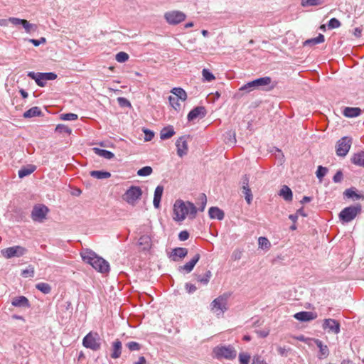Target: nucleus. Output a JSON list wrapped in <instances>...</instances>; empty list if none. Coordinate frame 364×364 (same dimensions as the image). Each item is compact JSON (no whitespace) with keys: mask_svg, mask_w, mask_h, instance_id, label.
Wrapping results in <instances>:
<instances>
[{"mask_svg":"<svg viewBox=\"0 0 364 364\" xmlns=\"http://www.w3.org/2000/svg\"><path fill=\"white\" fill-rule=\"evenodd\" d=\"M200 254H196L192 259L191 261H189L188 262H187L186 264H185L183 266H181L179 267V270H183L185 271L187 273H189L191 272L193 269L194 268L195 265L196 264V263L198 262V260L200 259Z\"/></svg>","mask_w":364,"mask_h":364,"instance_id":"a211bd4d","label":"nucleus"},{"mask_svg":"<svg viewBox=\"0 0 364 364\" xmlns=\"http://www.w3.org/2000/svg\"><path fill=\"white\" fill-rule=\"evenodd\" d=\"M126 346L131 351H138L141 349V345L135 341H130L126 344Z\"/></svg>","mask_w":364,"mask_h":364,"instance_id":"37998d69","label":"nucleus"},{"mask_svg":"<svg viewBox=\"0 0 364 364\" xmlns=\"http://www.w3.org/2000/svg\"><path fill=\"white\" fill-rule=\"evenodd\" d=\"M144 133L145 134L144 139L146 141H151L154 136V132L149 129H144Z\"/></svg>","mask_w":364,"mask_h":364,"instance_id":"bf43d9fd","label":"nucleus"},{"mask_svg":"<svg viewBox=\"0 0 364 364\" xmlns=\"http://www.w3.org/2000/svg\"><path fill=\"white\" fill-rule=\"evenodd\" d=\"M122 350V342L117 339L112 343V353L110 355L111 358L113 359L119 358L121 356Z\"/></svg>","mask_w":364,"mask_h":364,"instance_id":"dca6fc26","label":"nucleus"},{"mask_svg":"<svg viewBox=\"0 0 364 364\" xmlns=\"http://www.w3.org/2000/svg\"><path fill=\"white\" fill-rule=\"evenodd\" d=\"M92 150L97 155L106 159H112L114 157V154L112 152L105 149H101L100 148L95 147L92 149Z\"/></svg>","mask_w":364,"mask_h":364,"instance_id":"b1692460","label":"nucleus"},{"mask_svg":"<svg viewBox=\"0 0 364 364\" xmlns=\"http://www.w3.org/2000/svg\"><path fill=\"white\" fill-rule=\"evenodd\" d=\"M279 196L282 197L284 200L290 202L293 199V193L291 190L286 185L282 186L279 191Z\"/></svg>","mask_w":364,"mask_h":364,"instance_id":"412c9836","label":"nucleus"},{"mask_svg":"<svg viewBox=\"0 0 364 364\" xmlns=\"http://www.w3.org/2000/svg\"><path fill=\"white\" fill-rule=\"evenodd\" d=\"M36 287L45 294H49L51 291V287L48 283H38L36 285Z\"/></svg>","mask_w":364,"mask_h":364,"instance_id":"f704fd0d","label":"nucleus"},{"mask_svg":"<svg viewBox=\"0 0 364 364\" xmlns=\"http://www.w3.org/2000/svg\"><path fill=\"white\" fill-rule=\"evenodd\" d=\"M208 215L211 219H218L219 220H222L225 217L223 210L218 207L210 208L208 210Z\"/></svg>","mask_w":364,"mask_h":364,"instance_id":"6ab92c4d","label":"nucleus"},{"mask_svg":"<svg viewBox=\"0 0 364 364\" xmlns=\"http://www.w3.org/2000/svg\"><path fill=\"white\" fill-rule=\"evenodd\" d=\"M48 212L49 209L45 205H36L31 211V218L35 222L43 223Z\"/></svg>","mask_w":364,"mask_h":364,"instance_id":"6e6552de","label":"nucleus"},{"mask_svg":"<svg viewBox=\"0 0 364 364\" xmlns=\"http://www.w3.org/2000/svg\"><path fill=\"white\" fill-rule=\"evenodd\" d=\"M361 112L362 110L359 107H346L343 110V114L348 118L358 117Z\"/></svg>","mask_w":364,"mask_h":364,"instance_id":"f3484780","label":"nucleus"},{"mask_svg":"<svg viewBox=\"0 0 364 364\" xmlns=\"http://www.w3.org/2000/svg\"><path fill=\"white\" fill-rule=\"evenodd\" d=\"M36 169V166L33 164H28L24 166V176L30 175Z\"/></svg>","mask_w":364,"mask_h":364,"instance_id":"3c124183","label":"nucleus"},{"mask_svg":"<svg viewBox=\"0 0 364 364\" xmlns=\"http://www.w3.org/2000/svg\"><path fill=\"white\" fill-rule=\"evenodd\" d=\"M206 114V110L204 107L198 106L193 108L188 114V120L193 121L198 118H203Z\"/></svg>","mask_w":364,"mask_h":364,"instance_id":"4468645a","label":"nucleus"},{"mask_svg":"<svg viewBox=\"0 0 364 364\" xmlns=\"http://www.w3.org/2000/svg\"><path fill=\"white\" fill-rule=\"evenodd\" d=\"M189 237V233L186 230L181 231L178 235V239L181 241H185Z\"/></svg>","mask_w":364,"mask_h":364,"instance_id":"69168bd1","label":"nucleus"},{"mask_svg":"<svg viewBox=\"0 0 364 364\" xmlns=\"http://www.w3.org/2000/svg\"><path fill=\"white\" fill-rule=\"evenodd\" d=\"M186 18V14L180 11H171L164 14V18L171 25L178 24L183 21Z\"/></svg>","mask_w":364,"mask_h":364,"instance_id":"1a4fd4ad","label":"nucleus"},{"mask_svg":"<svg viewBox=\"0 0 364 364\" xmlns=\"http://www.w3.org/2000/svg\"><path fill=\"white\" fill-rule=\"evenodd\" d=\"M55 132L58 133H67L68 134H70L72 131L68 127L64 124H58L55 127Z\"/></svg>","mask_w":364,"mask_h":364,"instance_id":"de8ad7c7","label":"nucleus"},{"mask_svg":"<svg viewBox=\"0 0 364 364\" xmlns=\"http://www.w3.org/2000/svg\"><path fill=\"white\" fill-rule=\"evenodd\" d=\"M197 213V208L191 202H184L182 200H176L173 205V220L181 222L186 216L194 219Z\"/></svg>","mask_w":364,"mask_h":364,"instance_id":"f257e3e1","label":"nucleus"},{"mask_svg":"<svg viewBox=\"0 0 364 364\" xmlns=\"http://www.w3.org/2000/svg\"><path fill=\"white\" fill-rule=\"evenodd\" d=\"M42 75L43 73H38V78L36 79V84L40 87H44L46 83V79Z\"/></svg>","mask_w":364,"mask_h":364,"instance_id":"5fc2aeb1","label":"nucleus"},{"mask_svg":"<svg viewBox=\"0 0 364 364\" xmlns=\"http://www.w3.org/2000/svg\"><path fill=\"white\" fill-rule=\"evenodd\" d=\"M186 289L189 294H192L196 291L197 288L194 284L186 283Z\"/></svg>","mask_w":364,"mask_h":364,"instance_id":"338daca9","label":"nucleus"},{"mask_svg":"<svg viewBox=\"0 0 364 364\" xmlns=\"http://www.w3.org/2000/svg\"><path fill=\"white\" fill-rule=\"evenodd\" d=\"M164 187L162 186H158L154 191L153 204L154 208H159L160 207V202L163 195Z\"/></svg>","mask_w":364,"mask_h":364,"instance_id":"aec40b11","label":"nucleus"},{"mask_svg":"<svg viewBox=\"0 0 364 364\" xmlns=\"http://www.w3.org/2000/svg\"><path fill=\"white\" fill-rule=\"evenodd\" d=\"M324 3V0H301V5L303 7L310 6H318L321 5Z\"/></svg>","mask_w":364,"mask_h":364,"instance_id":"72a5a7b5","label":"nucleus"},{"mask_svg":"<svg viewBox=\"0 0 364 364\" xmlns=\"http://www.w3.org/2000/svg\"><path fill=\"white\" fill-rule=\"evenodd\" d=\"M188 254V250L185 247H176L172 251V257L174 261L184 258Z\"/></svg>","mask_w":364,"mask_h":364,"instance_id":"4be33fe9","label":"nucleus"},{"mask_svg":"<svg viewBox=\"0 0 364 364\" xmlns=\"http://www.w3.org/2000/svg\"><path fill=\"white\" fill-rule=\"evenodd\" d=\"M91 176L97 179L108 178L111 176V173L104 171H92L90 172Z\"/></svg>","mask_w":364,"mask_h":364,"instance_id":"473e14b6","label":"nucleus"},{"mask_svg":"<svg viewBox=\"0 0 364 364\" xmlns=\"http://www.w3.org/2000/svg\"><path fill=\"white\" fill-rule=\"evenodd\" d=\"M255 332L261 338H265L269 334V329L257 330Z\"/></svg>","mask_w":364,"mask_h":364,"instance_id":"0e129e2a","label":"nucleus"},{"mask_svg":"<svg viewBox=\"0 0 364 364\" xmlns=\"http://www.w3.org/2000/svg\"><path fill=\"white\" fill-rule=\"evenodd\" d=\"M252 364H267V362L259 355L253 357Z\"/></svg>","mask_w":364,"mask_h":364,"instance_id":"e2e57ef3","label":"nucleus"},{"mask_svg":"<svg viewBox=\"0 0 364 364\" xmlns=\"http://www.w3.org/2000/svg\"><path fill=\"white\" fill-rule=\"evenodd\" d=\"M142 196V190L140 187L132 186L123 195V200L130 205H135L136 202Z\"/></svg>","mask_w":364,"mask_h":364,"instance_id":"0eeeda50","label":"nucleus"},{"mask_svg":"<svg viewBox=\"0 0 364 364\" xmlns=\"http://www.w3.org/2000/svg\"><path fill=\"white\" fill-rule=\"evenodd\" d=\"M352 144L351 138L343 136L337 142L336 154L340 156H345L349 151Z\"/></svg>","mask_w":364,"mask_h":364,"instance_id":"9d476101","label":"nucleus"},{"mask_svg":"<svg viewBox=\"0 0 364 364\" xmlns=\"http://www.w3.org/2000/svg\"><path fill=\"white\" fill-rule=\"evenodd\" d=\"M230 294L225 293L216 299H215L210 304V309L217 316L224 314L228 309V300L230 297Z\"/></svg>","mask_w":364,"mask_h":364,"instance_id":"7ed1b4c3","label":"nucleus"},{"mask_svg":"<svg viewBox=\"0 0 364 364\" xmlns=\"http://www.w3.org/2000/svg\"><path fill=\"white\" fill-rule=\"evenodd\" d=\"M34 275V268L31 266H29L26 269H24V277H33Z\"/></svg>","mask_w":364,"mask_h":364,"instance_id":"052dcab7","label":"nucleus"},{"mask_svg":"<svg viewBox=\"0 0 364 364\" xmlns=\"http://www.w3.org/2000/svg\"><path fill=\"white\" fill-rule=\"evenodd\" d=\"M343 179V173L341 170L338 171L333 177L334 183H340Z\"/></svg>","mask_w":364,"mask_h":364,"instance_id":"680f3d73","label":"nucleus"},{"mask_svg":"<svg viewBox=\"0 0 364 364\" xmlns=\"http://www.w3.org/2000/svg\"><path fill=\"white\" fill-rule=\"evenodd\" d=\"M200 200H201V207L200 208V210L203 211L205 208L206 203H207L206 196L204 193L201 194Z\"/></svg>","mask_w":364,"mask_h":364,"instance_id":"774afa93","label":"nucleus"},{"mask_svg":"<svg viewBox=\"0 0 364 364\" xmlns=\"http://www.w3.org/2000/svg\"><path fill=\"white\" fill-rule=\"evenodd\" d=\"M242 193L245 195V200H246L247 203L249 205L251 204L252 200V191H251L249 186H242Z\"/></svg>","mask_w":364,"mask_h":364,"instance_id":"e433bc0d","label":"nucleus"},{"mask_svg":"<svg viewBox=\"0 0 364 364\" xmlns=\"http://www.w3.org/2000/svg\"><path fill=\"white\" fill-rule=\"evenodd\" d=\"M257 89V86H256V83H255V80L251 81V82H249L247 83H246L245 85H244L243 86H242L240 88V91H245L246 92H250L254 90H256Z\"/></svg>","mask_w":364,"mask_h":364,"instance_id":"c9c22d12","label":"nucleus"},{"mask_svg":"<svg viewBox=\"0 0 364 364\" xmlns=\"http://www.w3.org/2000/svg\"><path fill=\"white\" fill-rule=\"evenodd\" d=\"M117 101L119 102V105L121 107H131L130 102L127 99H126L124 97H118L117 98Z\"/></svg>","mask_w":364,"mask_h":364,"instance_id":"6e6d98bb","label":"nucleus"},{"mask_svg":"<svg viewBox=\"0 0 364 364\" xmlns=\"http://www.w3.org/2000/svg\"><path fill=\"white\" fill-rule=\"evenodd\" d=\"M175 134L173 127L168 126L164 127L160 133V137L161 139H168L172 137Z\"/></svg>","mask_w":364,"mask_h":364,"instance_id":"bb28decb","label":"nucleus"},{"mask_svg":"<svg viewBox=\"0 0 364 364\" xmlns=\"http://www.w3.org/2000/svg\"><path fill=\"white\" fill-rule=\"evenodd\" d=\"M171 93L174 95L173 97H176L178 100H181L183 102L186 101L187 99V94L185 90L181 87H174L171 90Z\"/></svg>","mask_w":364,"mask_h":364,"instance_id":"c756f323","label":"nucleus"},{"mask_svg":"<svg viewBox=\"0 0 364 364\" xmlns=\"http://www.w3.org/2000/svg\"><path fill=\"white\" fill-rule=\"evenodd\" d=\"M1 255L6 259L20 257L23 255V247L16 245L1 250Z\"/></svg>","mask_w":364,"mask_h":364,"instance_id":"9b49d317","label":"nucleus"},{"mask_svg":"<svg viewBox=\"0 0 364 364\" xmlns=\"http://www.w3.org/2000/svg\"><path fill=\"white\" fill-rule=\"evenodd\" d=\"M341 25V22L336 18H332L328 24V27L329 29L337 28L340 27Z\"/></svg>","mask_w":364,"mask_h":364,"instance_id":"09e8293b","label":"nucleus"},{"mask_svg":"<svg viewBox=\"0 0 364 364\" xmlns=\"http://www.w3.org/2000/svg\"><path fill=\"white\" fill-rule=\"evenodd\" d=\"M42 76L44 77V79H46V81L53 80L57 77V75L54 73H43Z\"/></svg>","mask_w":364,"mask_h":364,"instance_id":"13d9d810","label":"nucleus"},{"mask_svg":"<svg viewBox=\"0 0 364 364\" xmlns=\"http://www.w3.org/2000/svg\"><path fill=\"white\" fill-rule=\"evenodd\" d=\"M151 237L149 235H141L138 240V245L142 247L143 250H148L151 247Z\"/></svg>","mask_w":364,"mask_h":364,"instance_id":"cd10ccee","label":"nucleus"},{"mask_svg":"<svg viewBox=\"0 0 364 364\" xmlns=\"http://www.w3.org/2000/svg\"><path fill=\"white\" fill-rule=\"evenodd\" d=\"M324 40H325L324 36L323 34L320 33L316 38H310V39L306 40L304 43V46H314V45H316V44L321 43L324 42Z\"/></svg>","mask_w":364,"mask_h":364,"instance_id":"c85d7f7f","label":"nucleus"},{"mask_svg":"<svg viewBox=\"0 0 364 364\" xmlns=\"http://www.w3.org/2000/svg\"><path fill=\"white\" fill-rule=\"evenodd\" d=\"M169 102L171 105L175 109H177L180 107V104L178 103V100L176 97L169 96L168 97Z\"/></svg>","mask_w":364,"mask_h":364,"instance_id":"864d4df0","label":"nucleus"},{"mask_svg":"<svg viewBox=\"0 0 364 364\" xmlns=\"http://www.w3.org/2000/svg\"><path fill=\"white\" fill-rule=\"evenodd\" d=\"M83 262L90 264L95 269L101 273L108 272L109 270V263L103 258L98 257L93 251L86 249L80 252Z\"/></svg>","mask_w":364,"mask_h":364,"instance_id":"f03ea898","label":"nucleus"},{"mask_svg":"<svg viewBox=\"0 0 364 364\" xmlns=\"http://www.w3.org/2000/svg\"><path fill=\"white\" fill-rule=\"evenodd\" d=\"M315 343L317 346V347L319 348V358H321V356H323L324 358L327 357L329 354V350L326 345H323V343L321 341L318 339L315 340Z\"/></svg>","mask_w":364,"mask_h":364,"instance_id":"393cba45","label":"nucleus"},{"mask_svg":"<svg viewBox=\"0 0 364 364\" xmlns=\"http://www.w3.org/2000/svg\"><path fill=\"white\" fill-rule=\"evenodd\" d=\"M323 328L328 329L329 332L337 334L340 332V323L335 319L326 318L323 323Z\"/></svg>","mask_w":364,"mask_h":364,"instance_id":"ddd939ff","label":"nucleus"},{"mask_svg":"<svg viewBox=\"0 0 364 364\" xmlns=\"http://www.w3.org/2000/svg\"><path fill=\"white\" fill-rule=\"evenodd\" d=\"M272 82V78L270 77H263L255 80L257 88H263L268 86Z\"/></svg>","mask_w":364,"mask_h":364,"instance_id":"7c9ffc66","label":"nucleus"},{"mask_svg":"<svg viewBox=\"0 0 364 364\" xmlns=\"http://www.w3.org/2000/svg\"><path fill=\"white\" fill-rule=\"evenodd\" d=\"M115 59L119 63H124L129 59V55L125 52H119L116 55Z\"/></svg>","mask_w":364,"mask_h":364,"instance_id":"c03bdc74","label":"nucleus"},{"mask_svg":"<svg viewBox=\"0 0 364 364\" xmlns=\"http://www.w3.org/2000/svg\"><path fill=\"white\" fill-rule=\"evenodd\" d=\"M343 194L347 198H355V199H360V198H363L362 196L356 193L353 188L346 189L344 191Z\"/></svg>","mask_w":364,"mask_h":364,"instance_id":"ea45409f","label":"nucleus"},{"mask_svg":"<svg viewBox=\"0 0 364 364\" xmlns=\"http://www.w3.org/2000/svg\"><path fill=\"white\" fill-rule=\"evenodd\" d=\"M24 31L31 35H34L38 31V25L35 23H31L28 21L24 19Z\"/></svg>","mask_w":364,"mask_h":364,"instance_id":"a878e982","label":"nucleus"},{"mask_svg":"<svg viewBox=\"0 0 364 364\" xmlns=\"http://www.w3.org/2000/svg\"><path fill=\"white\" fill-rule=\"evenodd\" d=\"M259 247L262 249H269L271 246L270 242L265 237H259L258 239Z\"/></svg>","mask_w":364,"mask_h":364,"instance_id":"4c0bfd02","label":"nucleus"},{"mask_svg":"<svg viewBox=\"0 0 364 364\" xmlns=\"http://www.w3.org/2000/svg\"><path fill=\"white\" fill-rule=\"evenodd\" d=\"M42 112L38 107H33L24 112V118H31L41 115Z\"/></svg>","mask_w":364,"mask_h":364,"instance_id":"2f4dec72","label":"nucleus"},{"mask_svg":"<svg viewBox=\"0 0 364 364\" xmlns=\"http://www.w3.org/2000/svg\"><path fill=\"white\" fill-rule=\"evenodd\" d=\"M61 119L63 120L74 121L77 119V115L73 113H67L61 115Z\"/></svg>","mask_w":364,"mask_h":364,"instance_id":"603ef678","label":"nucleus"},{"mask_svg":"<svg viewBox=\"0 0 364 364\" xmlns=\"http://www.w3.org/2000/svg\"><path fill=\"white\" fill-rule=\"evenodd\" d=\"M361 205H350L345 208L339 213V218L343 223H348L352 221L361 212Z\"/></svg>","mask_w":364,"mask_h":364,"instance_id":"20e7f679","label":"nucleus"},{"mask_svg":"<svg viewBox=\"0 0 364 364\" xmlns=\"http://www.w3.org/2000/svg\"><path fill=\"white\" fill-rule=\"evenodd\" d=\"M351 162L356 166L364 167V151L355 153L351 158Z\"/></svg>","mask_w":364,"mask_h":364,"instance_id":"5701e85b","label":"nucleus"},{"mask_svg":"<svg viewBox=\"0 0 364 364\" xmlns=\"http://www.w3.org/2000/svg\"><path fill=\"white\" fill-rule=\"evenodd\" d=\"M250 355L247 353H240L239 354L240 364H249Z\"/></svg>","mask_w":364,"mask_h":364,"instance_id":"79ce46f5","label":"nucleus"},{"mask_svg":"<svg viewBox=\"0 0 364 364\" xmlns=\"http://www.w3.org/2000/svg\"><path fill=\"white\" fill-rule=\"evenodd\" d=\"M82 345L85 348L97 351L101 348L100 337L97 332L90 331L82 340Z\"/></svg>","mask_w":364,"mask_h":364,"instance_id":"39448f33","label":"nucleus"},{"mask_svg":"<svg viewBox=\"0 0 364 364\" xmlns=\"http://www.w3.org/2000/svg\"><path fill=\"white\" fill-rule=\"evenodd\" d=\"M213 353L218 359L225 358L228 360H233L237 355V351L232 346H217L213 349Z\"/></svg>","mask_w":364,"mask_h":364,"instance_id":"423d86ee","label":"nucleus"},{"mask_svg":"<svg viewBox=\"0 0 364 364\" xmlns=\"http://www.w3.org/2000/svg\"><path fill=\"white\" fill-rule=\"evenodd\" d=\"M25 41H28L31 43L34 46H38L41 44H44L46 43V38L44 37H41L40 39H24Z\"/></svg>","mask_w":364,"mask_h":364,"instance_id":"8fccbe9b","label":"nucleus"},{"mask_svg":"<svg viewBox=\"0 0 364 364\" xmlns=\"http://www.w3.org/2000/svg\"><path fill=\"white\" fill-rule=\"evenodd\" d=\"M328 169L326 167H323L322 166H319L316 172V176L319 180H321L325 175L327 173Z\"/></svg>","mask_w":364,"mask_h":364,"instance_id":"a18cd8bd","label":"nucleus"},{"mask_svg":"<svg viewBox=\"0 0 364 364\" xmlns=\"http://www.w3.org/2000/svg\"><path fill=\"white\" fill-rule=\"evenodd\" d=\"M294 317L300 321H309L316 319L318 315L314 311H300L295 314Z\"/></svg>","mask_w":364,"mask_h":364,"instance_id":"2eb2a0df","label":"nucleus"},{"mask_svg":"<svg viewBox=\"0 0 364 364\" xmlns=\"http://www.w3.org/2000/svg\"><path fill=\"white\" fill-rule=\"evenodd\" d=\"M176 146L177 148V154L180 157H183V156L187 154L188 147L187 137L186 136H182L179 137L176 142Z\"/></svg>","mask_w":364,"mask_h":364,"instance_id":"f8f14e48","label":"nucleus"},{"mask_svg":"<svg viewBox=\"0 0 364 364\" xmlns=\"http://www.w3.org/2000/svg\"><path fill=\"white\" fill-rule=\"evenodd\" d=\"M211 276H212L211 272L210 270H208L205 272L204 276H203V277L200 275L198 276L197 279L200 283H202L203 284H207L209 282Z\"/></svg>","mask_w":364,"mask_h":364,"instance_id":"58836bf2","label":"nucleus"},{"mask_svg":"<svg viewBox=\"0 0 364 364\" xmlns=\"http://www.w3.org/2000/svg\"><path fill=\"white\" fill-rule=\"evenodd\" d=\"M11 304L14 306H23V296H20L13 299Z\"/></svg>","mask_w":364,"mask_h":364,"instance_id":"4d7b16f0","label":"nucleus"},{"mask_svg":"<svg viewBox=\"0 0 364 364\" xmlns=\"http://www.w3.org/2000/svg\"><path fill=\"white\" fill-rule=\"evenodd\" d=\"M152 171L153 170L151 166H144L137 171V174L140 176H147L151 174Z\"/></svg>","mask_w":364,"mask_h":364,"instance_id":"a19ab883","label":"nucleus"},{"mask_svg":"<svg viewBox=\"0 0 364 364\" xmlns=\"http://www.w3.org/2000/svg\"><path fill=\"white\" fill-rule=\"evenodd\" d=\"M203 79L208 82H210L215 79V76L208 70L204 68L202 70Z\"/></svg>","mask_w":364,"mask_h":364,"instance_id":"49530a36","label":"nucleus"}]
</instances>
